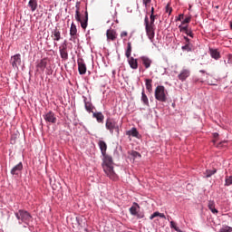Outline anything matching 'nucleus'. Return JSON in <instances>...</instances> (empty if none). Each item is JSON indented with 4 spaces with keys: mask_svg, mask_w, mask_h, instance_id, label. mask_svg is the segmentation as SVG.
<instances>
[{
    "mask_svg": "<svg viewBox=\"0 0 232 232\" xmlns=\"http://www.w3.org/2000/svg\"><path fill=\"white\" fill-rule=\"evenodd\" d=\"M189 23H191V17L188 16L181 22V24H188Z\"/></svg>",
    "mask_w": 232,
    "mask_h": 232,
    "instance_id": "4c0bfd02",
    "label": "nucleus"
},
{
    "mask_svg": "<svg viewBox=\"0 0 232 232\" xmlns=\"http://www.w3.org/2000/svg\"><path fill=\"white\" fill-rule=\"evenodd\" d=\"M141 101L145 106H150V100H148V96L144 92V90L141 92Z\"/></svg>",
    "mask_w": 232,
    "mask_h": 232,
    "instance_id": "b1692460",
    "label": "nucleus"
},
{
    "mask_svg": "<svg viewBox=\"0 0 232 232\" xmlns=\"http://www.w3.org/2000/svg\"><path fill=\"white\" fill-rule=\"evenodd\" d=\"M44 119L46 122H50L51 124H55V122H57V118L55 117V113L52 111L47 112L44 116Z\"/></svg>",
    "mask_w": 232,
    "mask_h": 232,
    "instance_id": "1a4fd4ad",
    "label": "nucleus"
},
{
    "mask_svg": "<svg viewBox=\"0 0 232 232\" xmlns=\"http://www.w3.org/2000/svg\"><path fill=\"white\" fill-rule=\"evenodd\" d=\"M125 55L127 59H130V57H131V43L130 42L127 44V50Z\"/></svg>",
    "mask_w": 232,
    "mask_h": 232,
    "instance_id": "bb28decb",
    "label": "nucleus"
},
{
    "mask_svg": "<svg viewBox=\"0 0 232 232\" xmlns=\"http://www.w3.org/2000/svg\"><path fill=\"white\" fill-rule=\"evenodd\" d=\"M142 157V155H140V153H139L138 151L132 150L130 152V158L133 159V160H135L136 159H140Z\"/></svg>",
    "mask_w": 232,
    "mask_h": 232,
    "instance_id": "c756f323",
    "label": "nucleus"
},
{
    "mask_svg": "<svg viewBox=\"0 0 232 232\" xmlns=\"http://www.w3.org/2000/svg\"><path fill=\"white\" fill-rule=\"evenodd\" d=\"M199 72H200V73H206V71H204V70H200Z\"/></svg>",
    "mask_w": 232,
    "mask_h": 232,
    "instance_id": "8fccbe9b",
    "label": "nucleus"
},
{
    "mask_svg": "<svg viewBox=\"0 0 232 232\" xmlns=\"http://www.w3.org/2000/svg\"><path fill=\"white\" fill-rule=\"evenodd\" d=\"M181 50H182L183 52H191V50H193V44H185V45H183V46L181 47Z\"/></svg>",
    "mask_w": 232,
    "mask_h": 232,
    "instance_id": "2f4dec72",
    "label": "nucleus"
},
{
    "mask_svg": "<svg viewBox=\"0 0 232 232\" xmlns=\"http://www.w3.org/2000/svg\"><path fill=\"white\" fill-rule=\"evenodd\" d=\"M98 146L101 150L102 155H106V151L108 150V144H106V141L104 140H99Z\"/></svg>",
    "mask_w": 232,
    "mask_h": 232,
    "instance_id": "2eb2a0df",
    "label": "nucleus"
},
{
    "mask_svg": "<svg viewBox=\"0 0 232 232\" xmlns=\"http://www.w3.org/2000/svg\"><path fill=\"white\" fill-rule=\"evenodd\" d=\"M134 217H137V218H144V214L137 212V215Z\"/></svg>",
    "mask_w": 232,
    "mask_h": 232,
    "instance_id": "c03bdc74",
    "label": "nucleus"
},
{
    "mask_svg": "<svg viewBox=\"0 0 232 232\" xmlns=\"http://www.w3.org/2000/svg\"><path fill=\"white\" fill-rule=\"evenodd\" d=\"M160 218H166V215H164L163 213H160V216H159Z\"/></svg>",
    "mask_w": 232,
    "mask_h": 232,
    "instance_id": "de8ad7c7",
    "label": "nucleus"
},
{
    "mask_svg": "<svg viewBox=\"0 0 232 232\" xmlns=\"http://www.w3.org/2000/svg\"><path fill=\"white\" fill-rule=\"evenodd\" d=\"M216 173H217V169H213V170L208 169L206 171V177H207V179H209V177L215 175Z\"/></svg>",
    "mask_w": 232,
    "mask_h": 232,
    "instance_id": "f704fd0d",
    "label": "nucleus"
},
{
    "mask_svg": "<svg viewBox=\"0 0 232 232\" xmlns=\"http://www.w3.org/2000/svg\"><path fill=\"white\" fill-rule=\"evenodd\" d=\"M28 5H29L32 12H35V10L37 9V1L30 0Z\"/></svg>",
    "mask_w": 232,
    "mask_h": 232,
    "instance_id": "a878e982",
    "label": "nucleus"
},
{
    "mask_svg": "<svg viewBox=\"0 0 232 232\" xmlns=\"http://www.w3.org/2000/svg\"><path fill=\"white\" fill-rule=\"evenodd\" d=\"M80 8L78 5H76V11H75V19L78 21V23L81 24V26L83 30H86L88 27V11H85V15L82 16L81 12L79 11Z\"/></svg>",
    "mask_w": 232,
    "mask_h": 232,
    "instance_id": "39448f33",
    "label": "nucleus"
},
{
    "mask_svg": "<svg viewBox=\"0 0 232 232\" xmlns=\"http://www.w3.org/2000/svg\"><path fill=\"white\" fill-rule=\"evenodd\" d=\"M171 12H173V8H171V4H169L166 5V13L171 15Z\"/></svg>",
    "mask_w": 232,
    "mask_h": 232,
    "instance_id": "c9c22d12",
    "label": "nucleus"
},
{
    "mask_svg": "<svg viewBox=\"0 0 232 232\" xmlns=\"http://www.w3.org/2000/svg\"><path fill=\"white\" fill-rule=\"evenodd\" d=\"M127 135H131V137H139V130L136 128H132L127 132Z\"/></svg>",
    "mask_w": 232,
    "mask_h": 232,
    "instance_id": "cd10ccee",
    "label": "nucleus"
},
{
    "mask_svg": "<svg viewBox=\"0 0 232 232\" xmlns=\"http://www.w3.org/2000/svg\"><path fill=\"white\" fill-rule=\"evenodd\" d=\"M134 205L135 206H132L130 208V215H133V217H135V215H137V208H140V206H139V204H137V203H134Z\"/></svg>",
    "mask_w": 232,
    "mask_h": 232,
    "instance_id": "c85d7f7f",
    "label": "nucleus"
},
{
    "mask_svg": "<svg viewBox=\"0 0 232 232\" xmlns=\"http://www.w3.org/2000/svg\"><path fill=\"white\" fill-rule=\"evenodd\" d=\"M70 35L72 37H73L74 35H77V26L73 23L71 24Z\"/></svg>",
    "mask_w": 232,
    "mask_h": 232,
    "instance_id": "393cba45",
    "label": "nucleus"
},
{
    "mask_svg": "<svg viewBox=\"0 0 232 232\" xmlns=\"http://www.w3.org/2000/svg\"><path fill=\"white\" fill-rule=\"evenodd\" d=\"M106 35H107L108 41H115V39H117V32H115V30H112V29L107 30Z\"/></svg>",
    "mask_w": 232,
    "mask_h": 232,
    "instance_id": "4468645a",
    "label": "nucleus"
},
{
    "mask_svg": "<svg viewBox=\"0 0 232 232\" xmlns=\"http://www.w3.org/2000/svg\"><path fill=\"white\" fill-rule=\"evenodd\" d=\"M207 82H208V84H209V86H217L218 81H217V79L210 77V78L207 79Z\"/></svg>",
    "mask_w": 232,
    "mask_h": 232,
    "instance_id": "7c9ffc66",
    "label": "nucleus"
},
{
    "mask_svg": "<svg viewBox=\"0 0 232 232\" xmlns=\"http://www.w3.org/2000/svg\"><path fill=\"white\" fill-rule=\"evenodd\" d=\"M168 91L162 85H159L155 89V99L160 102H166L168 101Z\"/></svg>",
    "mask_w": 232,
    "mask_h": 232,
    "instance_id": "7ed1b4c3",
    "label": "nucleus"
},
{
    "mask_svg": "<svg viewBox=\"0 0 232 232\" xmlns=\"http://www.w3.org/2000/svg\"><path fill=\"white\" fill-rule=\"evenodd\" d=\"M179 31L180 32H185V34L188 32V25L183 26L182 24L179 25Z\"/></svg>",
    "mask_w": 232,
    "mask_h": 232,
    "instance_id": "e433bc0d",
    "label": "nucleus"
},
{
    "mask_svg": "<svg viewBox=\"0 0 232 232\" xmlns=\"http://www.w3.org/2000/svg\"><path fill=\"white\" fill-rule=\"evenodd\" d=\"M121 38H122V37H128V32H126V31L121 32Z\"/></svg>",
    "mask_w": 232,
    "mask_h": 232,
    "instance_id": "a18cd8bd",
    "label": "nucleus"
},
{
    "mask_svg": "<svg viewBox=\"0 0 232 232\" xmlns=\"http://www.w3.org/2000/svg\"><path fill=\"white\" fill-rule=\"evenodd\" d=\"M155 17H157L155 14H150V22H149V24H155Z\"/></svg>",
    "mask_w": 232,
    "mask_h": 232,
    "instance_id": "ea45409f",
    "label": "nucleus"
},
{
    "mask_svg": "<svg viewBox=\"0 0 232 232\" xmlns=\"http://www.w3.org/2000/svg\"><path fill=\"white\" fill-rule=\"evenodd\" d=\"M170 227L171 229H175V231L182 232V230H180V228L177 226V223H175V221H170Z\"/></svg>",
    "mask_w": 232,
    "mask_h": 232,
    "instance_id": "473e14b6",
    "label": "nucleus"
},
{
    "mask_svg": "<svg viewBox=\"0 0 232 232\" xmlns=\"http://www.w3.org/2000/svg\"><path fill=\"white\" fill-rule=\"evenodd\" d=\"M84 106L85 110L87 111H93V104L92 102H88V98L83 97Z\"/></svg>",
    "mask_w": 232,
    "mask_h": 232,
    "instance_id": "6ab92c4d",
    "label": "nucleus"
},
{
    "mask_svg": "<svg viewBox=\"0 0 232 232\" xmlns=\"http://www.w3.org/2000/svg\"><path fill=\"white\" fill-rule=\"evenodd\" d=\"M160 213L159 211H156L154 212L150 217V220H153V218H157V217L160 216Z\"/></svg>",
    "mask_w": 232,
    "mask_h": 232,
    "instance_id": "58836bf2",
    "label": "nucleus"
},
{
    "mask_svg": "<svg viewBox=\"0 0 232 232\" xmlns=\"http://www.w3.org/2000/svg\"><path fill=\"white\" fill-rule=\"evenodd\" d=\"M78 63V72L80 75H84L86 73V63H84V60L82 58H79L77 60Z\"/></svg>",
    "mask_w": 232,
    "mask_h": 232,
    "instance_id": "9d476101",
    "label": "nucleus"
},
{
    "mask_svg": "<svg viewBox=\"0 0 232 232\" xmlns=\"http://www.w3.org/2000/svg\"><path fill=\"white\" fill-rule=\"evenodd\" d=\"M186 34H188L189 37H191L192 39H193V37H194V34H193V32L191 31V30H187V32L185 33Z\"/></svg>",
    "mask_w": 232,
    "mask_h": 232,
    "instance_id": "79ce46f5",
    "label": "nucleus"
},
{
    "mask_svg": "<svg viewBox=\"0 0 232 232\" xmlns=\"http://www.w3.org/2000/svg\"><path fill=\"white\" fill-rule=\"evenodd\" d=\"M209 53L212 59H216V61L220 59V52L218 49L209 48Z\"/></svg>",
    "mask_w": 232,
    "mask_h": 232,
    "instance_id": "f3484780",
    "label": "nucleus"
},
{
    "mask_svg": "<svg viewBox=\"0 0 232 232\" xmlns=\"http://www.w3.org/2000/svg\"><path fill=\"white\" fill-rule=\"evenodd\" d=\"M142 3L145 6V8H148V6H150L151 0H142Z\"/></svg>",
    "mask_w": 232,
    "mask_h": 232,
    "instance_id": "a19ab883",
    "label": "nucleus"
},
{
    "mask_svg": "<svg viewBox=\"0 0 232 232\" xmlns=\"http://www.w3.org/2000/svg\"><path fill=\"white\" fill-rule=\"evenodd\" d=\"M189 75H191V72L188 69H182L178 75V79L181 81V82H184V81H186Z\"/></svg>",
    "mask_w": 232,
    "mask_h": 232,
    "instance_id": "9b49d317",
    "label": "nucleus"
},
{
    "mask_svg": "<svg viewBox=\"0 0 232 232\" xmlns=\"http://www.w3.org/2000/svg\"><path fill=\"white\" fill-rule=\"evenodd\" d=\"M52 72H48V74L50 75Z\"/></svg>",
    "mask_w": 232,
    "mask_h": 232,
    "instance_id": "603ef678",
    "label": "nucleus"
},
{
    "mask_svg": "<svg viewBox=\"0 0 232 232\" xmlns=\"http://www.w3.org/2000/svg\"><path fill=\"white\" fill-rule=\"evenodd\" d=\"M182 19H184V14H179L176 21H182Z\"/></svg>",
    "mask_w": 232,
    "mask_h": 232,
    "instance_id": "49530a36",
    "label": "nucleus"
},
{
    "mask_svg": "<svg viewBox=\"0 0 232 232\" xmlns=\"http://www.w3.org/2000/svg\"><path fill=\"white\" fill-rule=\"evenodd\" d=\"M46 59H43L40 61V63L37 64L38 70H41V72H44V69L46 68Z\"/></svg>",
    "mask_w": 232,
    "mask_h": 232,
    "instance_id": "4be33fe9",
    "label": "nucleus"
},
{
    "mask_svg": "<svg viewBox=\"0 0 232 232\" xmlns=\"http://www.w3.org/2000/svg\"><path fill=\"white\" fill-rule=\"evenodd\" d=\"M152 82H153V80H151V79L145 80V86L150 93H151V92H153V86L151 85Z\"/></svg>",
    "mask_w": 232,
    "mask_h": 232,
    "instance_id": "412c9836",
    "label": "nucleus"
},
{
    "mask_svg": "<svg viewBox=\"0 0 232 232\" xmlns=\"http://www.w3.org/2000/svg\"><path fill=\"white\" fill-rule=\"evenodd\" d=\"M23 171V162H19L17 165H15L12 169H11V174L13 175H19V173Z\"/></svg>",
    "mask_w": 232,
    "mask_h": 232,
    "instance_id": "dca6fc26",
    "label": "nucleus"
},
{
    "mask_svg": "<svg viewBox=\"0 0 232 232\" xmlns=\"http://www.w3.org/2000/svg\"><path fill=\"white\" fill-rule=\"evenodd\" d=\"M19 224H30V220H32V215L30 212L24 209H19L17 212L14 213Z\"/></svg>",
    "mask_w": 232,
    "mask_h": 232,
    "instance_id": "f03ea898",
    "label": "nucleus"
},
{
    "mask_svg": "<svg viewBox=\"0 0 232 232\" xmlns=\"http://www.w3.org/2000/svg\"><path fill=\"white\" fill-rule=\"evenodd\" d=\"M184 40H185V44H192L189 38H188V36H184Z\"/></svg>",
    "mask_w": 232,
    "mask_h": 232,
    "instance_id": "37998d69",
    "label": "nucleus"
},
{
    "mask_svg": "<svg viewBox=\"0 0 232 232\" xmlns=\"http://www.w3.org/2000/svg\"><path fill=\"white\" fill-rule=\"evenodd\" d=\"M140 61L141 64L144 65L146 70H148L149 68H151V63H153V61H151V59H150V57L141 56L140 58Z\"/></svg>",
    "mask_w": 232,
    "mask_h": 232,
    "instance_id": "f8f14e48",
    "label": "nucleus"
},
{
    "mask_svg": "<svg viewBox=\"0 0 232 232\" xmlns=\"http://www.w3.org/2000/svg\"><path fill=\"white\" fill-rule=\"evenodd\" d=\"M154 12H155V8H154V7H151V14H152V15H153V14H154Z\"/></svg>",
    "mask_w": 232,
    "mask_h": 232,
    "instance_id": "09e8293b",
    "label": "nucleus"
},
{
    "mask_svg": "<svg viewBox=\"0 0 232 232\" xmlns=\"http://www.w3.org/2000/svg\"><path fill=\"white\" fill-rule=\"evenodd\" d=\"M102 169L104 173L109 177V179H111V180H118L119 176H117V173L113 170V158L108 154L102 155Z\"/></svg>",
    "mask_w": 232,
    "mask_h": 232,
    "instance_id": "f257e3e1",
    "label": "nucleus"
},
{
    "mask_svg": "<svg viewBox=\"0 0 232 232\" xmlns=\"http://www.w3.org/2000/svg\"><path fill=\"white\" fill-rule=\"evenodd\" d=\"M128 63L132 70H137V68H139V62H137V59L130 56Z\"/></svg>",
    "mask_w": 232,
    "mask_h": 232,
    "instance_id": "a211bd4d",
    "label": "nucleus"
},
{
    "mask_svg": "<svg viewBox=\"0 0 232 232\" xmlns=\"http://www.w3.org/2000/svg\"><path fill=\"white\" fill-rule=\"evenodd\" d=\"M21 55L19 53L14 54L11 57V64L13 68H16V70L19 69V66H21Z\"/></svg>",
    "mask_w": 232,
    "mask_h": 232,
    "instance_id": "6e6552de",
    "label": "nucleus"
},
{
    "mask_svg": "<svg viewBox=\"0 0 232 232\" xmlns=\"http://www.w3.org/2000/svg\"><path fill=\"white\" fill-rule=\"evenodd\" d=\"M92 115L97 120V122H104V114L102 112H93Z\"/></svg>",
    "mask_w": 232,
    "mask_h": 232,
    "instance_id": "aec40b11",
    "label": "nucleus"
},
{
    "mask_svg": "<svg viewBox=\"0 0 232 232\" xmlns=\"http://www.w3.org/2000/svg\"><path fill=\"white\" fill-rule=\"evenodd\" d=\"M51 37L53 41H56V42L61 41V31L59 30V28L55 27L52 31Z\"/></svg>",
    "mask_w": 232,
    "mask_h": 232,
    "instance_id": "ddd939ff",
    "label": "nucleus"
},
{
    "mask_svg": "<svg viewBox=\"0 0 232 232\" xmlns=\"http://www.w3.org/2000/svg\"><path fill=\"white\" fill-rule=\"evenodd\" d=\"M105 128L106 130H110L111 135H113L114 130L116 133L119 135V125L116 123V121L113 119L109 118L106 120Z\"/></svg>",
    "mask_w": 232,
    "mask_h": 232,
    "instance_id": "423d86ee",
    "label": "nucleus"
},
{
    "mask_svg": "<svg viewBox=\"0 0 232 232\" xmlns=\"http://www.w3.org/2000/svg\"><path fill=\"white\" fill-rule=\"evenodd\" d=\"M144 23L147 37L150 43H153V39H155V24H150V18L148 16H145Z\"/></svg>",
    "mask_w": 232,
    "mask_h": 232,
    "instance_id": "20e7f679",
    "label": "nucleus"
},
{
    "mask_svg": "<svg viewBox=\"0 0 232 232\" xmlns=\"http://www.w3.org/2000/svg\"><path fill=\"white\" fill-rule=\"evenodd\" d=\"M214 137L215 138L218 137V133H214Z\"/></svg>",
    "mask_w": 232,
    "mask_h": 232,
    "instance_id": "3c124183",
    "label": "nucleus"
},
{
    "mask_svg": "<svg viewBox=\"0 0 232 232\" xmlns=\"http://www.w3.org/2000/svg\"><path fill=\"white\" fill-rule=\"evenodd\" d=\"M225 186H232V176H227L226 177Z\"/></svg>",
    "mask_w": 232,
    "mask_h": 232,
    "instance_id": "72a5a7b5",
    "label": "nucleus"
},
{
    "mask_svg": "<svg viewBox=\"0 0 232 232\" xmlns=\"http://www.w3.org/2000/svg\"><path fill=\"white\" fill-rule=\"evenodd\" d=\"M59 52L61 58L64 61H68V45L66 44V42H64L60 47Z\"/></svg>",
    "mask_w": 232,
    "mask_h": 232,
    "instance_id": "0eeeda50",
    "label": "nucleus"
},
{
    "mask_svg": "<svg viewBox=\"0 0 232 232\" xmlns=\"http://www.w3.org/2000/svg\"><path fill=\"white\" fill-rule=\"evenodd\" d=\"M208 208L214 215L218 213V210L215 208V201H208Z\"/></svg>",
    "mask_w": 232,
    "mask_h": 232,
    "instance_id": "5701e85b",
    "label": "nucleus"
}]
</instances>
